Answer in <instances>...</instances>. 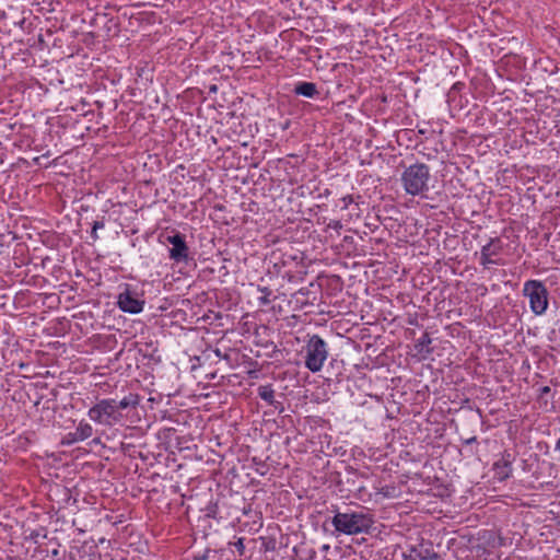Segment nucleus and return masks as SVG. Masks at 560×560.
I'll list each match as a JSON object with an SVG mask.
<instances>
[{
	"label": "nucleus",
	"mask_w": 560,
	"mask_h": 560,
	"mask_svg": "<svg viewBox=\"0 0 560 560\" xmlns=\"http://www.w3.org/2000/svg\"><path fill=\"white\" fill-rule=\"evenodd\" d=\"M419 133L424 135L425 131L424 130H419Z\"/></svg>",
	"instance_id": "36"
},
{
	"label": "nucleus",
	"mask_w": 560,
	"mask_h": 560,
	"mask_svg": "<svg viewBox=\"0 0 560 560\" xmlns=\"http://www.w3.org/2000/svg\"><path fill=\"white\" fill-rule=\"evenodd\" d=\"M300 560H317V552L313 548L304 549Z\"/></svg>",
	"instance_id": "23"
},
{
	"label": "nucleus",
	"mask_w": 560,
	"mask_h": 560,
	"mask_svg": "<svg viewBox=\"0 0 560 560\" xmlns=\"http://www.w3.org/2000/svg\"><path fill=\"white\" fill-rule=\"evenodd\" d=\"M330 550V545L325 544L320 547V551L326 556V553Z\"/></svg>",
	"instance_id": "29"
},
{
	"label": "nucleus",
	"mask_w": 560,
	"mask_h": 560,
	"mask_svg": "<svg viewBox=\"0 0 560 560\" xmlns=\"http://www.w3.org/2000/svg\"><path fill=\"white\" fill-rule=\"evenodd\" d=\"M514 459H515L514 455L510 451L505 450L501 454V458L498 459L497 462H494V464H493L494 477L499 481H504L512 476V472H513L512 465H513Z\"/></svg>",
	"instance_id": "9"
},
{
	"label": "nucleus",
	"mask_w": 560,
	"mask_h": 560,
	"mask_svg": "<svg viewBox=\"0 0 560 560\" xmlns=\"http://www.w3.org/2000/svg\"><path fill=\"white\" fill-rule=\"evenodd\" d=\"M117 305L125 313L138 314L143 310L144 300L130 284H125L117 296Z\"/></svg>",
	"instance_id": "7"
},
{
	"label": "nucleus",
	"mask_w": 560,
	"mask_h": 560,
	"mask_svg": "<svg viewBox=\"0 0 560 560\" xmlns=\"http://www.w3.org/2000/svg\"><path fill=\"white\" fill-rule=\"evenodd\" d=\"M522 293L528 299L529 308L536 316L546 313L549 305V292L542 281L536 279L525 281Z\"/></svg>",
	"instance_id": "5"
},
{
	"label": "nucleus",
	"mask_w": 560,
	"mask_h": 560,
	"mask_svg": "<svg viewBox=\"0 0 560 560\" xmlns=\"http://www.w3.org/2000/svg\"><path fill=\"white\" fill-rule=\"evenodd\" d=\"M327 229L334 230V231H336L337 233H339V231L342 229V223H341V221H339V220H331V221L327 224Z\"/></svg>",
	"instance_id": "25"
},
{
	"label": "nucleus",
	"mask_w": 560,
	"mask_h": 560,
	"mask_svg": "<svg viewBox=\"0 0 560 560\" xmlns=\"http://www.w3.org/2000/svg\"><path fill=\"white\" fill-rule=\"evenodd\" d=\"M481 249L495 258L502 253L503 244L499 237H492Z\"/></svg>",
	"instance_id": "13"
},
{
	"label": "nucleus",
	"mask_w": 560,
	"mask_h": 560,
	"mask_svg": "<svg viewBox=\"0 0 560 560\" xmlns=\"http://www.w3.org/2000/svg\"><path fill=\"white\" fill-rule=\"evenodd\" d=\"M555 450L560 452V438L556 442Z\"/></svg>",
	"instance_id": "32"
},
{
	"label": "nucleus",
	"mask_w": 560,
	"mask_h": 560,
	"mask_svg": "<svg viewBox=\"0 0 560 560\" xmlns=\"http://www.w3.org/2000/svg\"><path fill=\"white\" fill-rule=\"evenodd\" d=\"M331 518V524L338 534L354 536L369 534L373 527L374 518L369 512L350 510L340 512L337 509Z\"/></svg>",
	"instance_id": "1"
},
{
	"label": "nucleus",
	"mask_w": 560,
	"mask_h": 560,
	"mask_svg": "<svg viewBox=\"0 0 560 560\" xmlns=\"http://www.w3.org/2000/svg\"><path fill=\"white\" fill-rule=\"evenodd\" d=\"M214 353H215V355H217L218 358H222L221 351H220L219 349H217V350L214 351Z\"/></svg>",
	"instance_id": "33"
},
{
	"label": "nucleus",
	"mask_w": 560,
	"mask_h": 560,
	"mask_svg": "<svg viewBox=\"0 0 560 560\" xmlns=\"http://www.w3.org/2000/svg\"><path fill=\"white\" fill-rule=\"evenodd\" d=\"M78 442H82V441L77 439L75 431H73V432H69V433L66 435L65 441H63V443H65V444H68V445H70V444H74V443H78Z\"/></svg>",
	"instance_id": "24"
},
{
	"label": "nucleus",
	"mask_w": 560,
	"mask_h": 560,
	"mask_svg": "<svg viewBox=\"0 0 560 560\" xmlns=\"http://www.w3.org/2000/svg\"><path fill=\"white\" fill-rule=\"evenodd\" d=\"M245 538L241 537L235 542H230V545H233L236 551L238 552V556H244L245 553Z\"/></svg>",
	"instance_id": "22"
},
{
	"label": "nucleus",
	"mask_w": 560,
	"mask_h": 560,
	"mask_svg": "<svg viewBox=\"0 0 560 560\" xmlns=\"http://www.w3.org/2000/svg\"><path fill=\"white\" fill-rule=\"evenodd\" d=\"M140 404V397L138 394L129 393L120 400L114 399V405H116V410L122 413L124 410L127 409H136Z\"/></svg>",
	"instance_id": "11"
},
{
	"label": "nucleus",
	"mask_w": 560,
	"mask_h": 560,
	"mask_svg": "<svg viewBox=\"0 0 560 560\" xmlns=\"http://www.w3.org/2000/svg\"><path fill=\"white\" fill-rule=\"evenodd\" d=\"M440 555L434 550L431 541H421L416 546H411L404 553V560H439Z\"/></svg>",
	"instance_id": "8"
},
{
	"label": "nucleus",
	"mask_w": 560,
	"mask_h": 560,
	"mask_svg": "<svg viewBox=\"0 0 560 560\" xmlns=\"http://www.w3.org/2000/svg\"><path fill=\"white\" fill-rule=\"evenodd\" d=\"M293 92L296 95H301V96L308 97V98H315L319 95L317 85L313 82H306V81L298 82L294 86Z\"/></svg>",
	"instance_id": "10"
},
{
	"label": "nucleus",
	"mask_w": 560,
	"mask_h": 560,
	"mask_svg": "<svg viewBox=\"0 0 560 560\" xmlns=\"http://www.w3.org/2000/svg\"><path fill=\"white\" fill-rule=\"evenodd\" d=\"M205 520L213 518V520H221L219 516V505L218 502L210 501L207 506L205 508Z\"/></svg>",
	"instance_id": "16"
},
{
	"label": "nucleus",
	"mask_w": 560,
	"mask_h": 560,
	"mask_svg": "<svg viewBox=\"0 0 560 560\" xmlns=\"http://www.w3.org/2000/svg\"><path fill=\"white\" fill-rule=\"evenodd\" d=\"M166 243L168 247V257L175 264H187L190 259V249L186 242V236L179 232H173V234L166 236Z\"/></svg>",
	"instance_id": "6"
},
{
	"label": "nucleus",
	"mask_w": 560,
	"mask_h": 560,
	"mask_svg": "<svg viewBox=\"0 0 560 560\" xmlns=\"http://www.w3.org/2000/svg\"><path fill=\"white\" fill-rule=\"evenodd\" d=\"M258 396L269 405L275 404V390L271 385L259 386Z\"/></svg>",
	"instance_id": "15"
},
{
	"label": "nucleus",
	"mask_w": 560,
	"mask_h": 560,
	"mask_svg": "<svg viewBox=\"0 0 560 560\" xmlns=\"http://www.w3.org/2000/svg\"><path fill=\"white\" fill-rule=\"evenodd\" d=\"M88 417L96 424L112 428L124 419L121 412L116 410L113 398H103L88 410Z\"/></svg>",
	"instance_id": "4"
},
{
	"label": "nucleus",
	"mask_w": 560,
	"mask_h": 560,
	"mask_svg": "<svg viewBox=\"0 0 560 560\" xmlns=\"http://www.w3.org/2000/svg\"><path fill=\"white\" fill-rule=\"evenodd\" d=\"M432 343V338L428 332H424L415 343V349L419 354H422L424 358L432 353L433 349L430 347Z\"/></svg>",
	"instance_id": "12"
},
{
	"label": "nucleus",
	"mask_w": 560,
	"mask_h": 560,
	"mask_svg": "<svg viewBox=\"0 0 560 560\" xmlns=\"http://www.w3.org/2000/svg\"><path fill=\"white\" fill-rule=\"evenodd\" d=\"M551 392L549 386H542L538 390V398L542 399L545 395L549 394Z\"/></svg>",
	"instance_id": "27"
},
{
	"label": "nucleus",
	"mask_w": 560,
	"mask_h": 560,
	"mask_svg": "<svg viewBox=\"0 0 560 560\" xmlns=\"http://www.w3.org/2000/svg\"><path fill=\"white\" fill-rule=\"evenodd\" d=\"M91 238L93 241H97L98 240V235H97V230H93L91 231Z\"/></svg>",
	"instance_id": "31"
},
{
	"label": "nucleus",
	"mask_w": 560,
	"mask_h": 560,
	"mask_svg": "<svg viewBox=\"0 0 560 560\" xmlns=\"http://www.w3.org/2000/svg\"><path fill=\"white\" fill-rule=\"evenodd\" d=\"M465 444H472V443H477V436H471L467 440L464 441Z\"/></svg>",
	"instance_id": "30"
},
{
	"label": "nucleus",
	"mask_w": 560,
	"mask_h": 560,
	"mask_svg": "<svg viewBox=\"0 0 560 560\" xmlns=\"http://www.w3.org/2000/svg\"><path fill=\"white\" fill-rule=\"evenodd\" d=\"M357 490H358V492H359V493H361V492H362V491H364L365 489H364V487H359Z\"/></svg>",
	"instance_id": "34"
},
{
	"label": "nucleus",
	"mask_w": 560,
	"mask_h": 560,
	"mask_svg": "<svg viewBox=\"0 0 560 560\" xmlns=\"http://www.w3.org/2000/svg\"><path fill=\"white\" fill-rule=\"evenodd\" d=\"M258 290L261 293V295L258 298L260 305L268 306L276 299L275 296L272 298V291L269 288L259 287Z\"/></svg>",
	"instance_id": "17"
},
{
	"label": "nucleus",
	"mask_w": 560,
	"mask_h": 560,
	"mask_svg": "<svg viewBox=\"0 0 560 560\" xmlns=\"http://www.w3.org/2000/svg\"><path fill=\"white\" fill-rule=\"evenodd\" d=\"M149 347H150L149 345H145V349L139 348V353L142 354L143 357H149L151 359H154L155 358V353L158 352V350L153 349L152 353L148 354L147 350H148Z\"/></svg>",
	"instance_id": "26"
},
{
	"label": "nucleus",
	"mask_w": 560,
	"mask_h": 560,
	"mask_svg": "<svg viewBox=\"0 0 560 560\" xmlns=\"http://www.w3.org/2000/svg\"><path fill=\"white\" fill-rule=\"evenodd\" d=\"M361 199V196L358 195V196H353V195H346L341 198V202H342V207L341 209L342 210H346L349 208V206L353 202L358 203V200Z\"/></svg>",
	"instance_id": "20"
},
{
	"label": "nucleus",
	"mask_w": 560,
	"mask_h": 560,
	"mask_svg": "<svg viewBox=\"0 0 560 560\" xmlns=\"http://www.w3.org/2000/svg\"><path fill=\"white\" fill-rule=\"evenodd\" d=\"M105 226V222L104 220H95L93 223H92V229L93 230H100V229H103Z\"/></svg>",
	"instance_id": "28"
},
{
	"label": "nucleus",
	"mask_w": 560,
	"mask_h": 560,
	"mask_svg": "<svg viewBox=\"0 0 560 560\" xmlns=\"http://www.w3.org/2000/svg\"><path fill=\"white\" fill-rule=\"evenodd\" d=\"M253 462L257 466L255 469L256 472H258L261 476L267 474L268 467L262 460H258L256 457H254Z\"/></svg>",
	"instance_id": "21"
},
{
	"label": "nucleus",
	"mask_w": 560,
	"mask_h": 560,
	"mask_svg": "<svg viewBox=\"0 0 560 560\" xmlns=\"http://www.w3.org/2000/svg\"><path fill=\"white\" fill-rule=\"evenodd\" d=\"M74 431L77 439L81 441H85L86 439L91 438L94 432L93 427L84 420L79 422Z\"/></svg>",
	"instance_id": "14"
},
{
	"label": "nucleus",
	"mask_w": 560,
	"mask_h": 560,
	"mask_svg": "<svg viewBox=\"0 0 560 560\" xmlns=\"http://www.w3.org/2000/svg\"><path fill=\"white\" fill-rule=\"evenodd\" d=\"M430 167L425 163H415L405 168L400 180L407 195L423 196L429 191Z\"/></svg>",
	"instance_id": "2"
},
{
	"label": "nucleus",
	"mask_w": 560,
	"mask_h": 560,
	"mask_svg": "<svg viewBox=\"0 0 560 560\" xmlns=\"http://www.w3.org/2000/svg\"><path fill=\"white\" fill-rule=\"evenodd\" d=\"M192 560H218V552L211 548H206L202 552L195 555Z\"/></svg>",
	"instance_id": "19"
},
{
	"label": "nucleus",
	"mask_w": 560,
	"mask_h": 560,
	"mask_svg": "<svg viewBox=\"0 0 560 560\" xmlns=\"http://www.w3.org/2000/svg\"><path fill=\"white\" fill-rule=\"evenodd\" d=\"M323 560H332L330 558H327L326 556L323 557Z\"/></svg>",
	"instance_id": "35"
},
{
	"label": "nucleus",
	"mask_w": 560,
	"mask_h": 560,
	"mask_svg": "<svg viewBox=\"0 0 560 560\" xmlns=\"http://www.w3.org/2000/svg\"><path fill=\"white\" fill-rule=\"evenodd\" d=\"M303 353L305 368L312 373H317L328 359L329 346L319 335H307Z\"/></svg>",
	"instance_id": "3"
},
{
	"label": "nucleus",
	"mask_w": 560,
	"mask_h": 560,
	"mask_svg": "<svg viewBox=\"0 0 560 560\" xmlns=\"http://www.w3.org/2000/svg\"><path fill=\"white\" fill-rule=\"evenodd\" d=\"M479 262L485 268L489 267L490 265H503L501 259H498V258H494V257L490 256L489 254H487L482 249L480 250Z\"/></svg>",
	"instance_id": "18"
}]
</instances>
